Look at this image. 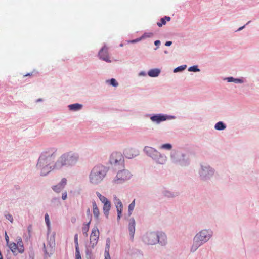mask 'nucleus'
<instances>
[{"mask_svg": "<svg viewBox=\"0 0 259 259\" xmlns=\"http://www.w3.org/2000/svg\"><path fill=\"white\" fill-rule=\"evenodd\" d=\"M87 213L90 214V217H91V214H90V209H88V210H87Z\"/></svg>", "mask_w": 259, "mask_h": 259, "instance_id": "nucleus-44", "label": "nucleus"}, {"mask_svg": "<svg viewBox=\"0 0 259 259\" xmlns=\"http://www.w3.org/2000/svg\"><path fill=\"white\" fill-rule=\"evenodd\" d=\"M153 35V34L152 33H145L144 35V37H150L151 36H152Z\"/></svg>", "mask_w": 259, "mask_h": 259, "instance_id": "nucleus-37", "label": "nucleus"}, {"mask_svg": "<svg viewBox=\"0 0 259 259\" xmlns=\"http://www.w3.org/2000/svg\"><path fill=\"white\" fill-rule=\"evenodd\" d=\"M128 229L132 240H133L135 231V221L134 219H131L128 225Z\"/></svg>", "mask_w": 259, "mask_h": 259, "instance_id": "nucleus-13", "label": "nucleus"}, {"mask_svg": "<svg viewBox=\"0 0 259 259\" xmlns=\"http://www.w3.org/2000/svg\"><path fill=\"white\" fill-rule=\"evenodd\" d=\"M170 20V17L168 16H165L163 18H161L159 22H157V24L159 27H162V25H165L166 21H169Z\"/></svg>", "mask_w": 259, "mask_h": 259, "instance_id": "nucleus-23", "label": "nucleus"}, {"mask_svg": "<svg viewBox=\"0 0 259 259\" xmlns=\"http://www.w3.org/2000/svg\"><path fill=\"white\" fill-rule=\"evenodd\" d=\"M144 241L149 245H153L159 242V236L156 233L151 232L146 235Z\"/></svg>", "mask_w": 259, "mask_h": 259, "instance_id": "nucleus-6", "label": "nucleus"}, {"mask_svg": "<svg viewBox=\"0 0 259 259\" xmlns=\"http://www.w3.org/2000/svg\"><path fill=\"white\" fill-rule=\"evenodd\" d=\"M124 155L126 158L132 159L139 154V151L136 148L127 147L123 151Z\"/></svg>", "mask_w": 259, "mask_h": 259, "instance_id": "nucleus-8", "label": "nucleus"}, {"mask_svg": "<svg viewBox=\"0 0 259 259\" xmlns=\"http://www.w3.org/2000/svg\"><path fill=\"white\" fill-rule=\"evenodd\" d=\"M16 244L18 245L17 246L19 249V253H23L24 251V247L23 243L21 238H19L18 239L17 243Z\"/></svg>", "mask_w": 259, "mask_h": 259, "instance_id": "nucleus-22", "label": "nucleus"}, {"mask_svg": "<svg viewBox=\"0 0 259 259\" xmlns=\"http://www.w3.org/2000/svg\"><path fill=\"white\" fill-rule=\"evenodd\" d=\"M92 205H93L94 215L96 218H98L99 214H100V211H99V210L97 207V204L95 202V201H93L92 202Z\"/></svg>", "mask_w": 259, "mask_h": 259, "instance_id": "nucleus-18", "label": "nucleus"}, {"mask_svg": "<svg viewBox=\"0 0 259 259\" xmlns=\"http://www.w3.org/2000/svg\"><path fill=\"white\" fill-rule=\"evenodd\" d=\"M109 161L112 166L118 167L124 165V158L121 153L114 152L110 156Z\"/></svg>", "mask_w": 259, "mask_h": 259, "instance_id": "nucleus-4", "label": "nucleus"}, {"mask_svg": "<svg viewBox=\"0 0 259 259\" xmlns=\"http://www.w3.org/2000/svg\"><path fill=\"white\" fill-rule=\"evenodd\" d=\"M97 196L99 198L100 200H101V201L103 203H105L108 201H109V200L104 196L102 195L100 193H97Z\"/></svg>", "mask_w": 259, "mask_h": 259, "instance_id": "nucleus-26", "label": "nucleus"}, {"mask_svg": "<svg viewBox=\"0 0 259 259\" xmlns=\"http://www.w3.org/2000/svg\"><path fill=\"white\" fill-rule=\"evenodd\" d=\"M144 151L148 156L152 157L153 159L156 158V156L159 155V152L151 147L146 146Z\"/></svg>", "mask_w": 259, "mask_h": 259, "instance_id": "nucleus-10", "label": "nucleus"}, {"mask_svg": "<svg viewBox=\"0 0 259 259\" xmlns=\"http://www.w3.org/2000/svg\"><path fill=\"white\" fill-rule=\"evenodd\" d=\"M160 72V70L159 69H153L148 71V74L150 77H155L159 75Z\"/></svg>", "mask_w": 259, "mask_h": 259, "instance_id": "nucleus-17", "label": "nucleus"}, {"mask_svg": "<svg viewBox=\"0 0 259 259\" xmlns=\"http://www.w3.org/2000/svg\"><path fill=\"white\" fill-rule=\"evenodd\" d=\"M171 44H172L171 41H168L166 42L165 45L166 46H170L171 45Z\"/></svg>", "mask_w": 259, "mask_h": 259, "instance_id": "nucleus-42", "label": "nucleus"}, {"mask_svg": "<svg viewBox=\"0 0 259 259\" xmlns=\"http://www.w3.org/2000/svg\"><path fill=\"white\" fill-rule=\"evenodd\" d=\"M45 222L47 224V226L48 228V229H50L51 225H50V220H49V215L48 213H46L45 214Z\"/></svg>", "mask_w": 259, "mask_h": 259, "instance_id": "nucleus-29", "label": "nucleus"}, {"mask_svg": "<svg viewBox=\"0 0 259 259\" xmlns=\"http://www.w3.org/2000/svg\"><path fill=\"white\" fill-rule=\"evenodd\" d=\"M172 148V146L170 144H164L161 146L160 148L161 149H167V150H170Z\"/></svg>", "mask_w": 259, "mask_h": 259, "instance_id": "nucleus-28", "label": "nucleus"}, {"mask_svg": "<svg viewBox=\"0 0 259 259\" xmlns=\"http://www.w3.org/2000/svg\"><path fill=\"white\" fill-rule=\"evenodd\" d=\"M114 202L117 209L118 214L117 218L119 220L122 215L123 205L121 200L116 197H114Z\"/></svg>", "mask_w": 259, "mask_h": 259, "instance_id": "nucleus-11", "label": "nucleus"}, {"mask_svg": "<svg viewBox=\"0 0 259 259\" xmlns=\"http://www.w3.org/2000/svg\"><path fill=\"white\" fill-rule=\"evenodd\" d=\"M244 26H243V27H241L239 28L238 30H239V31L241 30L242 29H243V28H244Z\"/></svg>", "mask_w": 259, "mask_h": 259, "instance_id": "nucleus-45", "label": "nucleus"}, {"mask_svg": "<svg viewBox=\"0 0 259 259\" xmlns=\"http://www.w3.org/2000/svg\"><path fill=\"white\" fill-rule=\"evenodd\" d=\"M104 259H111L109 252L108 250H105V258Z\"/></svg>", "mask_w": 259, "mask_h": 259, "instance_id": "nucleus-34", "label": "nucleus"}, {"mask_svg": "<svg viewBox=\"0 0 259 259\" xmlns=\"http://www.w3.org/2000/svg\"><path fill=\"white\" fill-rule=\"evenodd\" d=\"M17 246L18 245L14 242L11 243L9 245L10 249L14 254H17L18 253H19V249Z\"/></svg>", "mask_w": 259, "mask_h": 259, "instance_id": "nucleus-16", "label": "nucleus"}, {"mask_svg": "<svg viewBox=\"0 0 259 259\" xmlns=\"http://www.w3.org/2000/svg\"><path fill=\"white\" fill-rule=\"evenodd\" d=\"M160 44V41L159 40H156L155 42H154V44L156 46H158Z\"/></svg>", "mask_w": 259, "mask_h": 259, "instance_id": "nucleus-43", "label": "nucleus"}, {"mask_svg": "<svg viewBox=\"0 0 259 259\" xmlns=\"http://www.w3.org/2000/svg\"><path fill=\"white\" fill-rule=\"evenodd\" d=\"M75 256L76 259H81L79 248H75Z\"/></svg>", "mask_w": 259, "mask_h": 259, "instance_id": "nucleus-31", "label": "nucleus"}, {"mask_svg": "<svg viewBox=\"0 0 259 259\" xmlns=\"http://www.w3.org/2000/svg\"><path fill=\"white\" fill-rule=\"evenodd\" d=\"M74 243L75 245V248H79L78 242V235L75 234L74 235Z\"/></svg>", "mask_w": 259, "mask_h": 259, "instance_id": "nucleus-32", "label": "nucleus"}, {"mask_svg": "<svg viewBox=\"0 0 259 259\" xmlns=\"http://www.w3.org/2000/svg\"><path fill=\"white\" fill-rule=\"evenodd\" d=\"M161 236H163V237H165L164 234H161Z\"/></svg>", "mask_w": 259, "mask_h": 259, "instance_id": "nucleus-46", "label": "nucleus"}, {"mask_svg": "<svg viewBox=\"0 0 259 259\" xmlns=\"http://www.w3.org/2000/svg\"><path fill=\"white\" fill-rule=\"evenodd\" d=\"M91 221V219H90V221L87 224H84L83 225L82 228V231L83 234V235L85 236H88V232L89 231V228H90V224Z\"/></svg>", "mask_w": 259, "mask_h": 259, "instance_id": "nucleus-20", "label": "nucleus"}, {"mask_svg": "<svg viewBox=\"0 0 259 259\" xmlns=\"http://www.w3.org/2000/svg\"><path fill=\"white\" fill-rule=\"evenodd\" d=\"M62 198L63 200H65L67 198V193L64 192L62 194Z\"/></svg>", "mask_w": 259, "mask_h": 259, "instance_id": "nucleus-38", "label": "nucleus"}, {"mask_svg": "<svg viewBox=\"0 0 259 259\" xmlns=\"http://www.w3.org/2000/svg\"><path fill=\"white\" fill-rule=\"evenodd\" d=\"M5 239L7 242V244L8 245L9 242V238L6 232H5Z\"/></svg>", "mask_w": 259, "mask_h": 259, "instance_id": "nucleus-36", "label": "nucleus"}, {"mask_svg": "<svg viewBox=\"0 0 259 259\" xmlns=\"http://www.w3.org/2000/svg\"><path fill=\"white\" fill-rule=\"evenodd\" d=\"M110 208L111 203L109 201L104 203L103 211L106 215L108 216Z\"/></svg>", "mask_w": 259, "mask_h": 259, "instance_id": "nucleus-19", "label": "nucleus"}, {"mask_svg": "<svg viewBox=\"0 0 259 259\" xmlns=\"http://www.w3.org/2000/svg\"><path fill=\"white\" fill-rule=\"evenodd\" d=\"M109 248H110V244L109 243H106V246L105 248V250H108V252H109Z\"/></svg>", "mask_w": 259, "mask_h": 259, "instance_id": "nucleus-41", "label": "nucleus"}, {"mask_svg": "<svg viewBox=\"0 0 259 259\" xmlns=\"http://www.w3.org/2000/svg\"><path fill=\"white\" fill-rule=\"evenodd\" d=\"M217 130H223L226 128V125L221 121L217 122L214 126Z\"/></svg>", "mask_w": 259, "mask_h": 259, "instance_id": "nucleus-24", "label": "nucleus"}, {"mask_svg": "<svg viewBox=\"0 0 259 259\" xmlns=\"http://www.w3.org/2000/svg\"><path fill=\"white\" fill-rule=\"evenodd\" d=\"M167 158L165 155H162L159 153V155L156 156V158H154V160L156 162L160 164H164L166 161Z\"/></svg>", "mask_w": 259, "mask_h": 259, "instance_id": "nucleus-15", "label": "nucleus"}, {"mask_svg": "<svg viewBox=\"0 0 259 259\" xmlns=\"http://www.w3.org/2000/svg\"><path fill=\"white\" fill-rule=\"evenodd\" d=\"M131 175L128 170H123L119 171L115 179L113 181L114 184H118L123 183L131 178Z\"/></svg>", "mask_w": 259, "mask_h": 259, "instance_id": "nucleus-5", "label": "nucleus"}, {"mask_svg": "<svg viewBox=\"0 0 259 259\" xmlns=\"http://www.w3.org/2000/svg\"><path fill=\"white\" fill-rule=\"evenodd\" d=\"M150 119L152 121L156 122L158 123L161 121L166 120V117L164 115L157 114L151 117Z\"/></svg>", "mask_w": 259, "mask_h": 259, "instance_id": "nucleus-14", "label": "nucleus"}, {"mask_svg": "<svg viewBox=\"0 0 259 259\" xmlns=\"http://www.w3.org/2000/svg\"><path fill=\"white\" fill-rule=\"evenodd\" d=\"M186 68V65H182V66H179L177 68H176L174 70V72H180V71H182L184 70H185Z\"/></svg>", "mask_w": 259, "mask_h": 259, "instance_id": "nucleus-27", "label": "nucleus"}, {"mask_svg": "<svg viewBox=\"0 0 259 259\" xmlns=\"http://www.w3.org/2000/svg\"><path fill=\"white\" fill-rule=\"evenodd\" d=\"M57 156V149L55 148L47 149L42 153L36 165L41 175L45 176L55 169H60L63 166L74 165L79 159L77 154L70 151L63 154L54 163Z\"/></svg>", "mask_w": 259, "mask_h": 259, "instance_id": "nucleus-1", "label": "nucleus"}, {"mask_svg": "<svg viewBox=\"0 0 259 259\" xmlns=\"http://www.w3.org/2000/svg\"><path fill=\"white\" fill-rule=\"evenodd\" d=\"M99 56L100 59L107 62H111L108 53V48L107 46H104L99 51Z\"/></svg>", "mask_w": 259, "mask_h": 259, "instance_id": "nucleus-9", "label": "nucleus"}, {"mask_svg": "<svg viewBox=\"0 0 259 259\" xmlns=\"http://www.w3.org/2000/svg\"><path fill=\"white\" fill-rule=\"evenodd\" d=\"M234 78H233V77H228L227 78V80H228V82H234Z\"/></svg>", "mask_w": 259, "mask_h": 259, "instance_id": "nucleus-39", "label": "nucleus"}, {"mask_svg": "<svg viewBox=\"0 0 259 259\" xmlns=\"http://www.w3.org/2000/svg\"><path fill=\"white\" fill-rule=\"evenodd\" d=\"M110 84L111 85H112L114 87H116L118 85V83L116 81V80L114 79V78H112L110 80Z\"/></svg>", "mask_w": 259, "mask_h": 259, "instance_id": "nucleus-33", "label": "nucleus"}, {"mask_svg": "<svg viewBox=\"0 0 259 259\" xmlns=\"http://www.w3.org/2000/svg\"><path fill=\"white\" fill-rule=\"evenodd\" d=\"M66 183H67L66 179L63 178L61 180L60 183L58 185L53 186V189L55 192L59 193L61 191V190L62 189H63L64 187L66 184Z\"/></svg>", "mask_w": 259, "mask_h": 259, "instance_id": "nucleus-12", "label": "nucleus"}, {"mask_svg": "<svg viewBox=\"0 0 259 259\" xmlns=\"http://www.w3.org/2000/svg\"><path fill=\"white\" fill-rule=\"evenodd\" d=\"M106 167L102 165L95 166L92 169L89 175V181L91 183L97 185L101 182L106 175Z\"/></svg>", "mask_w": 259, "mask_h": 259, "instance_id": "nucleus-2", "label": "nucleus"}, {"mask_svg": "<svg viewBox=\"0 0 259 259\" xmlns=\"http://www.w3.org/2000/svg\"><path fill=\"white\" fill-rule=\"evenodd\" d=\"M211 235L210 232L207 230H202L196 234L194 238L191 251L193 252L196 251L200 245L210 239Z\"/></svg>", "mask_w": 259, "mask_h": 259, "instance_id": "nucleus-3", "label": "nucleus"}, {"mask_svg": "<svg viewBox=\"0 0 259 259\" xmlns=\"http://www.w3.org/2000/svg\"><path fill=\"white\" fill-rule=\"evenodd\" d=\"M135 206V199H134L128 206V213H129L130 215H131L132 214V212L134 209Z\"/></svg>", "mask_w": 259, "mask_h": 259, "instance_id": "nucleus-25", "label": "nucleus"}, {"mask_svg": "<svg viewBox=\"0 0 259 259\" xmlns=\"http://www.w3.org/2000/svg\"><path fill=\"white\" fill-rule=\"evenodd\" d=\"M99 237V231L97 227L94 228L90 235V242L92 247H95L98 241Z\"/></svg>", "mask_w": 259, "mask_h": 259, "instance_id": "nucleus-7", "label": "nucleus"}, {"mask_svg": "<svg viewBox=\"0 0 259 259\" xmlns=\"http://www.w3.org/2000/svg\"><path fill=\"white\" fill-rule=\"evenodd\" d=\"M59 188V187L58 186V187H57V188H56V189L57 190H58Z\"/></svg>", "mask_w": 259, "mask_h": 259, "instance_id": "nucleus-47", "label": "nucleus"}, {"mask_svg": "<svg viewBox=\"0 0 259 259\" xmlns=\"http://www.w3.org/2000/svg\"><path fill=\"white\" fill-rule=\"evenodd\" d=\"M6 218L9 220L11 223L13 222V218L11 214H7L6 215Z\"/></svg>", "mask_w": 259, "mask_h": 259, "instance_id": "nucleus-35", "label": "nucleus"}, {"mask_svg": "<svg viewBox=\"0 0 259 259\" xmlns=\"http://www.w3.org/2000/svg\"><path fill=\"white\" fill-rule=\"evenodd\" d=\"M82 105L78 103L71 104L68 106L70 110L77 111L81 109Z\"/></svg>", "mask_w": 259, "mask_h": 259, "instance_id": "nucleus-21", "label": "nucleus"}, {"mask_svg": "<svg viewBox=\"0 0 259 259\" xmlns=\"http://www.w3.org/2000/svg\"><path fill=\"white\" fill-rule=\"evenodd\" d=\"M188 70L189 71L197 72L199 71V69L198 68L197 66H193L189 67Z\"/></svg>", "mask_w": 259, "mask_h": 259, "instance_id": "nucleus-30", "label": "nucleus"}, {"mask_svg": "<svg viewBox=\"0 0 259 259\" xmlns=\"http://www.w3.org/2000/svg\"><path fill=\"white\" fill-rule=\"evenodd\" d=\"M234 82L236 83H242L243 81L240 79H235Z\"/></svg>", "mask_w": 259, "mask_h": 259, "instance_id": "nucleus-40", "label": "nucleus"}]
</instances>
